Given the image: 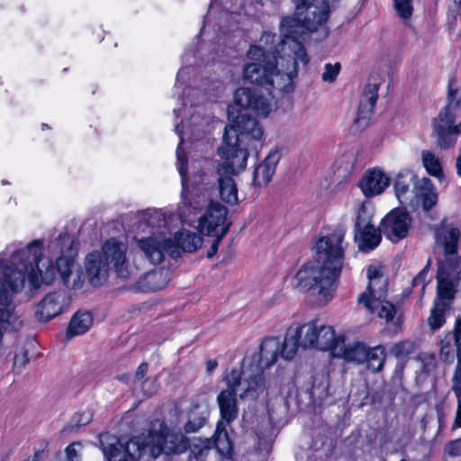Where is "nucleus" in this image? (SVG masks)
<instances>
[{"instance_id":"obj_1","label":"nucleus","mask_w":461,"mask_h":461,"mask_svg":"<svg viewBox=\"0 0 461 461\" xmlns=\"http://www.w3.org/2000/svg\"><path fill=\"white\" fill-rule=\"evenodd\" d=\"M74 239L68 233L59 236L49 243V250L61 255L57 258L56 267L52 260L42 255L43 242L35 240L24 249H15L14 245L8 246L0 256V267L3 272H22L24 282L27 280L32 289H38L42 284L50 285L58 272L62 282L77 266L73 253Z\"/></svg>"},{"instance_id":"obj_2","label":"nucleus","mask_w":461,"mask_h":461,"mask_svg":"<svg viewBox=\"0 0 461 461\" xmlns=\"http://www.w3.org/2000/svg\"><path fill=\"white\" fill-rule=\"evenodd\" d=\"M343 230L320 238L315 245L314 261L305 263L296 273L297 286L305 290L320 305L334 295L344 260Z\"/></svg>"},{"instance_id":"obj_3","label":"nucleus","mask_w":461,"mask_h":461,"mask_svg":"<svg viewBox=\"0 0 461 461\" xmlns=\"http://www.w3.org/2000/svg\"><path fill=\"white\" fill-rule=\"evenodd\" d=\"M263 129L252 117L240 114L224 128L223 145L219 149L221 158H228V166L245 168L249 149L258 152L262 146Z\"/></svg>"},{"instance_id":"obj_4","label":"nucleus","mask_w":461,"mask_h":461,"mask_svg":"<svg viewBox=\"0 0 461 461\" xmlns=\"http://www.w3.org/2000/svg\"><path fill=\"white\" fill-rule=\"evenodd\" d=\"M295 5L296 14L303 15L305 13L303 20L294 17H285L280 23V34L284 38L281 43V50L293 48L294 41L302 44L301 41L304 40L306 32H313L321 30L324 36L328 32L325 28V23L329 19L330 5L327 0H308L303 6Z\"/></svg>"},{"instance_id":"obj_5","label":"nucleus","mask_w":461,"mask_h":461,"mask_svg":"<svg viewBox=\"0 0 461 461\" xmlns=\"http://www.w3.org/2000/svg\"><path fill=\"white\" fill-rule=\"evenodd\" d=\"M138 217V229L144 231L146 228H150L149 236L136 240L145 258L153 265L160 264L166 252L175 258L178 249L167 231L164 215L158 211H146Z\"/></svg>"},{"instance_id":"obj_6","label":"nucleus","mask_w":461,"mask_h":461,"mask_svg":"<svg viewBox=\"0 0 461 461\" xmlns=\"http://www.w3.org/2000/svg\"><path fill=\"white\" fill-rule=\"evenodd\" d=\"M367 278L369 280L366 291L358 297L359 303H362L370 313H376L387 323L393 325L400 323V315L396 307L388 301H385L387 292V281L380 269L370 266L367 268Z\"/></svg>"},{"instance_id":"obj_7","label":"nucleus","mask_w":461,"mask_h":461,"mask_svg":"<svg viewBox=\"0 0 461 461\" xmlns=\"http://www.w3.org/2000/svg\"><path fill=\"white\" fill-rule=\"evenodd\" d=\"M142 438L147 456L151 458L158 457L161 453H183L188 448L186 437L181 432L170 431L164 424H160L158 430L150 429L147 434H142Z\"/></svg>"},{"instance_id":"obj_8","label":"nucleus","mask_w":461,"mask_h":461,"mask_svg":"<svg viewBox=\"0 0 461 461\" xmlns=\"http://www.w3.org/2000/svg\"><path fill=\"white\" fill-rule=\"evenodd\" d=\"M263 369L250 364L240 370H231L225 377L226 385L235 386L240 398L257 400L267 389Z\"/></svg>"},{"instance_id":"obj_9","label":"nucleus","mask_w":461,"mask_h":461,"mask_svg":"<svg viewBox=\"0 0 461 461\" xmlns=\"http://www.w3.org/2000/svg\"><path fill=\"white\" fill-rule=\"evenodd\" d=\"M436 246L443 252V258L438 261L440 275L443 276L447 267H459L461 257L458 249L461 245V230L459 228L447 223L445 221L434 228Z\"/></svg>"},{"instance_id":"obj_10","label":"nucleus","mask_w":461,"mask_h":461,"mask_svg":"<svg viewBox=\"0 0 461 461\" xmlns=\"http://www.w3.org/2000/svg\"><path fill=\"white\" fill-rule=\"evenodd\" d=\"M183 140L181 139L180 143L176 149V157H177V169L182 177V196L185 203H187L190 207L194 210L202 209L208 203V197L202 194H198L199 191H202V188L199 187L200 183L203 182V174H199L196 179V176H194L192 179L187 176V171L185 167L186 164V157L183 153L181 144Z\"/></svg>"},{"instance_id":"obj_11","label":"nucleus","mask_w":461,"mask_h":461,"mask_svg":"<svg viewBox=\"0 0 461 461\" xmlns=\"http://www.w3.org/2000/svg\"><path fill=\"white\" fill-rule=\"evenodd\" d=\"M127 250L126 243L113 238L104 243L101 251L109 268L113 269L117 276L122 279H129L135 274L128 261Z\"/></svg>"},{"instance_id":"obj_12","label":"nucleus","mask_w":461,"mask_h":461,"mask_svg":"<svg viewBox=\"0 0 461 461\" xmlns=\"http://www.w3.org/2000/svg\"><path fill=\"white\" fill-rule=\"evenodd\" d=\"M267 95L259 89L240 87L234 93V105L239 110L251 111L258 115L267 116L272 109L271 100L274 97L267 88Z\"/></svg>"},{"instance_id":"obj_13","label":"nucleus","mask_w":461,"mask_h":461,"mask_svg":"<svg viewBox=\"0 0 461 461\" xmlns=\"http://www.w3.org/2000/svg\"><path fill=\"white\" fill-rule=\"evenodd\" d=\"M288 339L285 336L284 339L278 337H269L265 339L260 345L258 363L255 365L265 370L273 366L279 358L291 360L295 357V352L288 351Z\"/></svg>"},{"instance_id":"obj_14","label":"nucleus","mask_w":461,"mask_h":461,"mask_svg":"<svg viewBox=\"0 0 461 461\" xmlns=\"http://www.w3.org/2000/svg\"><path fill=\"white\" fill-rule=\"evenodd\" d=\"M382 233L381 226L375 228L364 210L358 212L355 223V240L360 251L368 252L375 249L381 242Z\"/></svg>"},{"instance_id":"obj_15","label":"nucleus","mask_w":461,"mask_h":461,"mask_svg":"<svg viewBox=\"0 0 461 461\" xmlns=\"http://www.w3.org/2000/svg\"><path fill=\"white\" fill-rule=\"evenodd\" d=\"M379 86L377 79H369L366 83L360 98L357 117L352 124L353 131H361L368 126L378 98Z\"/></svg>"},{"instance_id":"obj_16","label":"nucleus","mask_w":461,"mask_h":461,"mask_svg":"<svg viewBox=\"0 0 461 461\" xmlns=\"http://www.w3.org/2000/svg\"><path fill=\"white\" fill-rule=\"evenodd\" d=\"M142 435L131 438L125 445L121 442L111 444L104 448V456L109 461H138L147 455Z\"/></svg>"},{"instance_id":"obj_17","label":"nucleus","mask_w":461,"mask_h":461,"mask_svg":"<svg viewBox=\"0 0 461 461\" xmlns=\"http://www.w3.org/2000/svg\"><path fill=\"white\" fill-rule=\"evenodd\" d=\"M409 213L402 209H393L381 221V231L393 242L404 239L411 228Z\"/></svg>"},{"instance_id":"obj_18","label":"nucleus","mask_w":461,"mask_h":461,"mask_svg":"<svg viewBox=\"0 0 461 461\" xmlns=\"http://www.w3.org/2000/svg\"><path fill=\"white\" fill-rule=\"evenodd\" d=\"M281 51L283 54L276 59V66L274 68L291 77H296L299 64L301 63L305 66L309 62L305 49L302 44L294 41L292 49L285 47V50Z\"/></svg>"},{"instance_id":"obj_19","label":"nucleus","mask_w":461,"mask_h":461,"mask_svg":"<svg viewBox=\"0 0 461 461\" xmlns=\"http://www.w3.org/2000/svg\"><path fill=\"white\" fill-rule=\"evenodd\" d=\"M318 321H311L303 324L291 326L285 332L288 339V351L295 352L301 347L303 349L312 348L315 335L317 334Z\"/></svg>"},{"instance_id":"obj_20","label":"nucleus","mask_w":461,"mask_h":461,"mask_svg":"<svg viewBox=\"0 0 461 461\" xmlns=\"http://www.w3.org/2000/svg\"><path fill=\"white\" fill-rule=\"evenodd\" d=\"M227 208L219 203L210 202L207 204L206 212L199 220V230L206 235H218L221 229L230 224L226 223Z\"/></svg>"},{"instance_id":"obj_21","label":"nucleus","mask_w":461,"mask_h":461,"mask_svg":"<svg viewBox=\"0 0 461 461\" xmlns=\"http://www.w3.org/2000/svg\"><path fill=\"white\" fill-rule=\"evenodd\" d=\"M224 161L218 167L219 174V193L222 201L233 205L238 203V190L232 175H238L244 168H236L234 166H228V158H222Z\"/></svg>"},{"instance_id":"obj_22","label":"nucleus","mask_w":461,"mask_h":461,"mask_svg":"<svg viewBox=\"0 0 461 461\" xmlns=\"http://www.w3.org/2000/svg\"><path fill=\"white\" fill-rule=\"evenodd\" d=\"M411 193L407 205L413 210L420 206L424 211H429L438 202V193L429 178L420 179L413 185Z\"/></svg>"},{"instance_id":"obj_23","label":"nucleus","mask_w":461,"mask_h":461,"mask_svg":"<svg viewBox=\"0 0 461 461\" xmlns=\"http://www.w3.org/2000/svg\"><path fill=\"white\" fill-rule=\"evenodd\" d=\"M456 366L452 377V390L457 399V410L452 429L461 428V316L457 317L454 331Z\"/></svg>"},{"instance_id":"obj_24","label":"nucleus","mask_w":461,"mask_h":461,"mask_svg":"<svg viewBox=\"0 0 461 461\" xmlns=\"http://www.w3.org/2000/svg\"><path fill=\"white\" fill-rule=\"evenodd\" d=\"M214 446L221 452H227L230 449L227 433L225 431H219V426L217 427L215 438L213 440L210 438H194L191 443L188 442L191 454L196 459H203Z\"/></svg>"},{"instance_id":"obj_25","label":"nucleus","mask_w":461,"mask_h":461,"mask_svg":"<svg viewBox=\"0 0 461 461\" xmlns=\"http://www.w3.org/2000/svg\"><path fill=\"white\" fill-rule=\"evenodd\" d=\"M69 304V298L65 293H51L39 303L36 315L41 321H48L61 313Z\"/></svg>"},{"instance_id":"obj_26","label":"nucleus","mask_w":461,"mask_h":461,"mask_svg":"<svg viewBox=\"0 0 461 461\" xmlns=\"http://www.w3.org/2000/svg\"><path fill=\"white\" fill-rule=\"evenodd\" d=\"M458 267H447L443 276L440 275V267H438L437 281L439 299L451 300L456 293H461V269L456 272Z\"/></svg>"},{"instance_id":"obj_27","label":"nucleus","mask_w":461,"mask_h":461,"mask_svg":"<svg viewBox=\"0 0 461 461\" xmlns=\"http://www.w3.org/2000/svg\"><path fill=\"white\" fill-rule=\"evenodd\" d=\"M390 184L389 177L380 169L367 170L358 183V186L366 197L379 195Z\"/></svg>"},{"instance_id":"obj_28","label":"nucleus","mask_w":461,"mask_h":461,"mask_svg":"<svg viewBox=\"0 0 461 461\" xmlns=\"http://www.w3.org/2000/svg\"><path fill=\"white\" fill-rule=\"evenodd\" d=\"M85 268L88 281L94 286L101 285L106 280L110 270L100 251H94L86 256Z\"/></svg>"},{"instance_id":"obj_29","label":"nucleus","mask_w":461,"mask_h":461,"mask_svg":"<svg viewBox=\"0 0 461 461\" xmlns=\"http://www.w3.org/2000/svg\"><path fill=\"white\" fill-rule=\"evenodd\" d=\"M237 393L235 386L227 385L217 396L221 417L228 424L238 417Z\"/></svg>"},{"instance_id":"obj_30","label":"nucleus","mask_w":461,"mask_h":461,"mask_svg":"<svg viewBox=\"0 0 461 461\" xmlns=\"http://www.w3.org/2000/svg\"><path fill=\"white\" fill-rule=\"evenodd\" d=\"M280 160V154L277 150L270 151L263 162L254 170V184L262 186L267 185L275 174L276 167Z\"/></svg>"},{"instance_id":"obj_31","label":"nucleus","mask_w":461,"mask_h":461,"mask_svg":"<svg viewBox=\"0 0 461 461\" xmlns=\"http://www.w3.org/2000/svg\"><path fill=\"white\" fill-rule=\"evenodd\" d=\"M272 67V64L247 63L243 66L242 78L245 82L266 86L267 83H268Z\"/></svg>"},{"instance_id":"obj_32","label":"nucleus","mask_w":461,"mask_h":461,"mask_svg":"<svg viewBox=\"0 0 461 461\" xmlns=\"http://www.w3.org/2000/svg\"><path fill=\"white\" fill-rule=\"evenodd\" d=\"M342 337H336L334 330L330 326L320 323L317 324V334L313 341L312 348L320 350H330L335 355L337 346L339 345Z\"/></svg>"},{"instance_id":"obj_33","label":"nucleus","mask_w":461,"mask_h":461,"mask_svg":"<svg viewBox=\"0 0 461 461\" xmlns=\"http://www.w3.org/2000/svg\"><path fill=\"white\" fill-rule=\"evenodd\" d=\"M170 280L167 270L158 269L147 273L138 282V289L142 292H157L167 286Z\"/></svg>"},{"instance_id":"obj_34","label":"nucleus","mask_w":461,"mask_h":461,"mask_svg":"<svg viewBox=\"0 0 461 461\" xmlns=\"http://www.w3.org/2000/svg\"><path fill=\"white\" fill-rule=\"evenodd\" d=\"M336 348L337 350L334 356L341 357L347 362L361 364L365 362L367 356L366 347L360 342L345 345V341L342 339Z\"/></svg>"},{"instance_id":"obj_35","label":"nucleus","mask_w":461,"mask_h":461,"mask_svg":"<svg viewBox=\"0 0 461 461\" xmlns=\"http://www.w3.org/2000/svg\"><path fill=\"white\" fill-rule=\"evenodd\" d=\"M176 248L178 249L177 254L175 258L181 255V252H194L197 250L203 244L202 237L193 231L187 230H182L176 232L172 238Z\"/></svg>"},{"instance_id":"obj_36","label":"nucleus","mask_w":461,"mask_h":461,"mask_svg":"<svg viewBox=\"0 0 461 461\" xmlns=\"http://www.w3.org/2000/svg\"><path fill=\"white\" fill-rule=\"evenodd\" d=\"M415 180L414 174L410 170L399 172L394 179L393 187L395 194L402 204L407 205L412 194H410V188Z\"/></svg>"},{"instance_id":"obj_37","label":"nucleus","mask_w":461,"mask_h":461,"mask_svg":"<svg viewBox=\"0 0 461 461\" xmlns=\"http://www.w3.org/2000/svg\"><path fill=\"white\" fill-rule=\"evenodd\" d=\"M355 161L351 155H343L333 164L334 182L340 185L351 180Z\"/></svg>"},{"instance_id":"obj_38","label":"nucleus","mask_w":461,"mask_h":461,"mask_svg":"<svg viewBox=\"0 0 461 461\" xmlns=\"http://www.w3.org/2000/svg\"><path fill=\"white\" fill-rule=\"evenodd\" d=\"M455 115L449 105H446L433 122V131L452 130V132L460 134L461 122L455 125Z\"/></svg>"},{"instance_id":"obj_39","label":"nucleus","mask_w":461,"mask_h":461,"mask_svg":"<svg viewBox=\"0 0 461 461\" xmlns=\"http://www.w3.org/2000/svg\"><path fill=\"white\" fill-rule=\"evenodd\" d=\"M93 323L92 315L89 312H77L71 319L68 330V336L74 337L87 331Z\"/></svg>"},{"instance_id":"obj_40","label":"nucleus","mask_w":461,"mask_h":461,"mask_svg":"<svg viewBox=\"0 0 461 461\" xmlns=\"http://www.w3.org/2000/svg\"><path fill=\"white\" fill-rule=\"evenodd\" d=\"M293 80L294 77L284 73H280V71L272 67L270 76L268 77V83H267L266 86H269L281 92L289 93L294 90Z\"/></svg>"},{"instance_id":"obj_41","label":"nucleus","mask_w":461,"mask_h":461,"mask_svg":"<svg viewBox=\"0 0 461 461\" xmlns=\"http://www.w3.org/2000/svg\"><path fill=\"white\" fill-rule=\"evenodd\" d=\"M421 158L424 167L430 176L438 178L443 177L441 158L438 156L432 151L422 150Z\"/></svg>"},{"instance_id":"obj_42","label":"nucleus","mask_w":461,"mask_h":461,"mask_svg":"<svg viewBox=\"0 0 461 461\" xmlns=\"http://www.w3.org/2000/svg\"><path fill=\"white\" fill-rule=\"evenodd\" d=\"M444 300L445 299H439L438 296L437 297L434 307L428 319V323L433 331L441 328L446 321L445 311L447 305L443 302Z\"/></svg>"},{"instance_id":"obj_43","label":"nucleus","mask_w":461,"mask_h":461,"mask_svg":"<svg viewBox=\"0 0 461 461\" xmlns=\"http://www.w3.org/2000/svg\"><path fill=\"white\" fill-rule=\"evenodd\" d=\"M366 358L365 362L372 372H378L382 369L384 360L385 352L382 346H376L372 348H366Z\"/></svg>"},{"instance_id":"obj_44","label":"nucleus","mask_w":461,"mask_h":461,"mask_svg":"<svg viewBox=\"0 0 461 461\" xmlns=\"http://www.w3.org/2000/svg\"><path fill=\"white\" fill-rule=\"evenodd\" d=\"M454 336L447 334L438 342L439 346V357L445 363H452L454 360V345L452 340Z\"/></svg>"},{"instance_id":"obj_45","label":"nucleus","mask_w":461,"mask_h":461,"mask_svg":"<svg viewBox=\"0 0 461 461\" xmlns=\"http://www.w3.org/2000/svg\"><path fill=\"white\" fill-rule=\"evenodd\" d=\"M32 347V342H28L17 349L14 357V369L15 371L21 372L29 363V351Z\"/></svg>"},{"instance_id":"obj_46","label":"nucleus","mask_w":461,"mask_h":461,"mask_svg":"<svg viewBox=\"0 0 461 461\" xmlns=\"http://www.w3.org/2000/svg\"><path fill=\"white\" fill-rule=\"evenodd\" d=\"M436 136L437 145L443 149L453 147L456 143V136L458 134L452 132V130L447 131H433Z\"/></svg>"},{"instance_id":"obj_47","label":"nucleus","mask_w":461,"mask_h":461,"mask_svg":"<svg viewBox=\"0 0 461 461\" xmlns=\"http://www.w3.org/2000/svg\"><path fill=\"white\" fill-rule=\"evenodd\" d=\"M208 416L206 410L203 411L200 414L191 413L188 421L185 425V430L187 433L196 432L205 423Z\"/></svg>"},{"instance_id":"obj_48","label":"nucleus","mask_w":461,"mask_h":461,"mask_svg":"<svg viewBox=\"0 0 461 461\" xmlns=\"http://www.w3.org/2000/svg\"><path fill=\"white\" fill-rule=\"evenodd\" d=\"M420 371L425 375L431 374L437 366V359L433 354L422 353L418 357Z\"/></svg>"},{"instance_id":"obj_49","label":"nucleus","mask_w":461,"mask_h":461,"mask_svg":"<svg viewBox=\"0 0 461 461\" xmlns=\"http://www.w3.org/2000/svg\"><path fill=\"white\" fill-rule=\"evenodd\" d=\"M84 283L83 272L77 266L63 282L64 285L70 289H79Z\"/></svg>"},{"instance_id":"obj_50","label":"nucleus","mask_w":461,"mask_h":461,"mask_svg":"<svg viewBox=\"0 0 461 461\" xmlns=\"http://www.w3.org/2000/svg\"><path fill=\"white\" fill-rule=\"evenodd\" d=\"M414 343L408 340H403L399 343H396L392 348V353L396 357H406L407 356L411 355L414 351Z\"/></svg>"},{"instance_id":"obj_51","label":"nucleus","mask_w":461,"mask_h":461,"mask_svg":"<svg viewBox=\"0 0 461 461\" xmlns=\"http://www.w3.org/2000/svg\"><path fill=\"white\" fill-rule=\"evenodd\" d=\"M247 56L256 63L269 64L267 60V55L265 50L258 46L251 45L247 51Z\"/></svg>"},{"instance_id":"obj_52","label":"nucleus","mask_w":461,"mask_h":461,"mask_svg":"<svg viewBox=\"0 0 461 461\" xmlns=\"http://www.w3.org/2000/svg\"><path fill=\"white\" fill-rule=\"evenodd\" d=\"M340 70V64L339 62L335 64L327 63L324 66V71L321 75V78L325 82H334Z\"/></svg>"},{"instance_id":"obj_53","label":"nucleus","mask_w":461,"mask_h":461,"mask_svg":"<svg viewBox=\"0 0 461 461\" xmlns=\"http://www.w3.org/2000/svg\"><path fill=\"white\" fill-rule=\"evenodd\" d=\"M394 7L398 14L403 18L408 19L412 13L411 0H393Z\"/></svg>"},{"instance_id":"obj_54","label":"nucleus","mask_w":461,"mask_h":461,"mask_svg":"<svg viewBox=\"0 0 461 461\" xmlns=\"http://www.w3.org/2000/svg\"><path fill=\"white\" fill-rule=\"evenodd\" d=\"M82 445L80 442H73L65 450L68 461H80Z\"/></svg>"},{"instance_id":"obj_55","label":"nucleus","mask_w":461,"mask_h":461,"mask_svg":"<svg viewBox=\"0 0 461 461\" xmlns=\"http://www.w3.org/2000/svg\"><path fill=\"white\" fill-rule=\"evenodd\" d=\"M429 265H427L413 279L412 286H420V294L424 293L427 285V275H428Z\"/></svg>"},{"instance_id":"obj_56","label":"nucleus","mask_w":461,"mask_h":461,"mask_svg":"<svg viewBox=\"0 0 461 461\" xmlns=\"http://www.w3.org/2000/svg\"><path fill=\"white\" fill-rule=\"evenodd\" d=\"M445 452L449 456H458L461 455V438L450 441L445 447Z\"/></svg>"},{"instance_id":"obj_57","label":"nucleus","mask_w":461,"mask_h":461,"mask_svg":"<svg viewBox=\"0 0 461 461\" xmlns=\"http://www.w3.org/2000/svg\"><path fill=\"white\" fill-rule=\"evenodd\" d=\"M158 388L157 380L155 378H148L141 384V389L144 394L152 395Z\"/></svg>"},{"instance_id":"obj_58","label":"nucleus","mask_w":461,"mask_h":461,"mask_svg":"<svg viewBox=\"0 0 461 461\" xmlns=\"http://www.w3.org/2000/svg\"><path fill=\"white\" fill-rule=\"evenodd\" d=\"M227 232H228V228L227 227H223L221 229V233H220L218 235H214L216 238L212 241V244L211 245L209 250L207 251V257L208 258H212V257H213L216 254V252L218 250L219 244H220V242L221 241L222 238L225 236V234Z\"/></svg>"},{"instance_id":"obj_59","label":"nucleus","mask_w":461,"mask_h":461,"mask_svg":"<svg viewBox=\"0 0 461 461\" xmlns=\"http://www.w3.org/2000/svg\"><path fill=\"white\" fill-rule=\"evenodd\" d=\"M92 417H93V414L90 411H86L82 412L79 415V419L77 420L78 426H83V425L89 423L90 420H92Z\"/></svg>"},{"instance_id":"obj_60","label":"nucleus","mask_w":461,"mask_h":461,"mask_svg":"<svg viewBox=\"0 0 461 461\" xmlns=\"http://www.w3.org/2000/svg\"><path fill=\"white\" fill-rule=\"evenodd\" d=\"M148 372V364L142 363L139 366L136 374H135V380L139 381L141 380Z\"/></svg>"},{"instance_id":"obj_61","label":"nucleus","mask_w":461,"mask_h":461,"mask_svg":"<svg viewBox=\"0 0 461 461\" xmlns=\"http://www.w3.org/2000/svg\"><path fill=\"white\" fill-rule=\"evenodd\" d=\"M218 366V363L215 359H210L206 363V371L208 374H211Z\"/></svg>"},{"instance_id":"obj_62","label":"nucleus","mask_w":461,"mask_h":461,"mask_svg":"<svg viewBox=\"0 0 461 461\" xmlns=\"http://www.w3.org/2000/svg\"><path fill=\"white\" fill-rule=\"evenodd\" d=\"M275 37L276 35L271 32H264L261 36L260 41H265L266 43L274 42Z\"/></svg>"},{"instance_id":"obj_63","label":"nucleus","mask_w":461,"mask_h":461,"mask_svg":"<svg viewBox=\"0 0 461 461\" xmlns=\"http://www.w3.org/2000/svg\"><path fill=\"white\" fill-rule=\"evenodd\" d=\"M437 411H438L439 428H441L443 426V422H444V413L440 408H438Z\"/></svg>"},{"instance_id":"obj_64","label":"nucleus","mask_w":461,"mask_h":461,"mask_svg":"<svg viewBox=\"0 0 461 461\" xmlns=\"http://www.w3.org/2000/svg\"><path fill=\"white\" fill-rule=\"evenodd\" d=\"M456 168L457 175L459 176H461V155L456 158Z\"/></svg>"}]
</instances>
